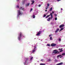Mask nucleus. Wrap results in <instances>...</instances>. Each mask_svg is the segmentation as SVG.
<instances>
[{
	"label": "nucleus",
	"mask_w": 65,
	"mask_h": 65,
	"mask_svg": "<svg viewBox=\"0 0 65 65\" xmlns=\"http://www.w3.org/2000/svg\"><path fill=\"white\" fill-rule=\"evenodd\" d=\"M22 37H24V36L23 35V33H22V32H20L19 34L18 37V40H19V41L21 40V38Z\"/></svg>",
	"instance_id": "f257e3e1"
},
{
	"label": "nucleus",
	"mask_w": 65,
	"mask_h": 65,
	"mask_svg": "<svg viewBox=\"0 0 65 65\" xmlns=\"http://www.w3.org/2000/svg\"><path fill=\"white\" fill-rule=\"evenodd\" d=\"M50 15L51 16V18L49 17L48 18L47 20V21H50V20H51V19H52L53 18V14L52 13H50Z\"/></svg>",
	"instance_id": "f03ea898"
},
{
	"label": "nucleus",
	"mask_w": 65,
	"mask_h": 65,
	"mask_svg": "<svg viewBox=\"0 0 65 65\" xmlns=\"http://www.w3.org/2000/svg\"><path fill=\"white\" fill-rule=\"evenodd\" d=\"M53 52H53L52 53H55V54H59V53H60V52L59 51H57V50H55L53 51Z\"/></svg>",
	"instance_id": "7ed1b4c3"
},
{
	"label": "nucleus",
	"mask_w": 65,
	"mask_h": 65,
	"mask_svg": "<svg viewBox=\"0 0 65 65\" xmlns=\"http://www.w3.org/2000/svg\"><path fill=\"white\" fill-rule=\"evenodd\" d=\"M18 13L19 15H22L23 13V12L21 11L20 10H18Z\"/></svg>",
	"instance_id": "20e7f679"
},
{
	"label": "nucleus",
	"mask_w": 65,
	"mask_h": 65,
	"mask_svg": "<svg viewBox=\"0 0 65 65\" xmlns=\"http://www.w3.org/2000/svg\"><path fill=\"white\" fill-rule=\"evenodd\" d=\"M42 32L41 31H39V32H38L37 34H36V36H39L40 34H41V33Z\"/></svg>",
	"instance_id": "39448f33"
},
{
	"label": "nucleus",
	"mask_w": 65,
	"mask_h": 65,
	"mask_svg": "<svg viewBox=\"0 0 65 65\" xmlns=\"http://www.w3.org/2000/svg\"><path fill=\"white\" fill-rule=\"evenodd\" d=\"M35 48H34V49L33 50L32 52V53H34V52H35V51L36 50V46H34Z\"/></svg>",
	"instance_id": "423d86ee"
},
{
	"label": "nucleus",
	"mask_w": 65,
	"mask_h": 65,
	"mask_svg": "<svg viewBox=\"0 0 65 65\" xmlns=\"http://www.w3.org/2000/svg\"><path fill=\"white\" fill-rule=\"evenodd\" d=\"M56 44L55 43H52L51 44V46H52L54 47V46H56Z\"/></svg>",
	"instance_id": "0eeeda50"
},
{
	"label": "nucleus",
	"mask_w": 65,
	"mask_h": 65,
	"mask_svg": "<svg viewBox=\"0 0 65 65\" xmlns=\"http://www.w3.org/2000/svg\"><path fill=\"white\" fill-rule=\"evenodd\" d=\"M64 27V25L63 24L59 26V28H62V27Z\"/></svg>",
	"instance_id": "6e6552de"
},
{
	"label": "nucleus",
	"mask_w": 65,
	"mask_h": 65,
	"mask_svg": "<svg viewBox=\"0 0 65 65\" xmlns=\"http://www.w3.org/2000/svg\"><path fill=\"white\" fill-rule=\"evenodd\" d=\"M30 4V3H27L25 5V7H28V6H29Z\"/></svg>",
	"instance_id": "1a4fd4ad"
},
{
	"label": "nucleus",
	"mask_w": 65,
	"mask_h": 65,
	"mask_svg": "<svg viewBox=\"0 0 65 65\" xmlns=\"http://www.w3.org/2000/svg\"><path fill=\"white\" fill-rule=\"evenodd\" d=\"M20 9H21V10H23V11H25V10H24V9H25V8H23V7H21Z\"/></svg>",
	"instance_id": "9d476101"
},
{
	"label": "nucleus",
	"mask_w": 65,
	"mask_h": 65,
	"mask_svg": "<svg viewBox=\"0 0 65 65\" xmlns=\"http://www.w3.org/2000/svg\"><path fill=\"white\" fill-rule=\"evenodd\" d=\"M62 49H63V48H61V49L59 48V51L61 50V51H59L60 52H63V50H62Z\"/></svg>",
	"instance_id": "9b49d317"
},
{
	"label": "nucleus",
	"mask_w": 65,
	"mask_h": 65,
	"mask_svg": "<svg viewBox=\"0 0 65 65\" xmlns=\"http://www.w3.org/2000/svg\"><path fill=\"white\" fill-rule=\"evenodd\" d=\"M51 35H49V37H50V40H52V39H53V38L52 37H51Z\"/></svg>",
	"instance_id": "f8f14e48"
},
{
	"label": "nucleus",
	"mask_w": 65,
	"mask_h": 65,
	"mask_svg": "<svg viewBox=\"0 0 65 65\" xmlns=\"http://www.w3.org/2000/svg\"><path fill=\"white\" fill-rule=\"evenodd\" d=\"M63 64V62H61L59 63L57 65H62V64Z\"/></svg>",
	"instance_id": "ddd939ff"
},
{
	"label": "nucleus",
	"mask_w": 65,
	"mask_h": 65,
	"mask_svg": "<svg viewBox=\"0 0 65 65\" xmlns=\"http://www.w3.org/2000/svg\"><path fill=\"white\" fill-rule=\"evenodd\" d=\"M31 2H32V3H31V5H32V4H33L34 3V1H32Z\"/></svg>",
	"instance_id": "4468645a"
},
{
	"label": "nucleus",
	"mask_w": 65,
	"mask_h": 65,
	"mask_svg": "<svg viewBox=\"0 0 65 65\" xmlns=\"http://www.w3.org/2000/svg\"><path fill=\"white\" fill-rule=\"evenodd\" d=\"M59 28H57L56 30V31H55V32H56V33H57V32H58V31H59Z\"/></svg>",
	"instance_id": "2eb2a0df"
},
{
	"label": "nucleus",
	"mask_w": 65,
	"mask_h": 65,
	"mask_svg": "<svg viewBox=\"0 0 65 65\" xmlns=\"http://www.w3.org/2000/svg\"><path fill=\"white\" fill-rule=\"evenodd\" d=\"M63 29H64V28H61L60 31H59V32H60V31H62V30H63Z\"/></svg>",
	"instance_id": "dca6fc26"
},
{
	"label": "nucleus",
	"mask_w": 65,
	"mask_h": 65,
	"mask_svg": "<svg viewBox=\"0 0 65 65\" xmlns=\"http://www.w3.org/2000/svg\"><path fill=\"white\" fill-rule=\"evenodd\" d=\"M62 56V55H58L57 56V57L59 58V57H61Z\"/></svg>",
	"instance_id": "f3484780"
},
{
	"label": "nucleus",
	"mask_w": 65,
	"mask_h": 65,
	"mask_svg": "<svg viewBox=\"0 0 65 65\" xmlns=\"http://www.w3.org/2000/svg\"><path fill=\"white\" fill-rule=\"evenodd\" d=\"M53 10V8L51 7L49 11H52Z\"/></svg>",
	"instance_id": "a211bd4d"
},
{
	"label": "nucleus",
	"mask_w": 65,
	"mask_h": 65,
	"mask_svg": "<svg viewBox=\"0 0 65 65\" xmlns=\"http://www.w3.org/2000/svg\"><path fill=\"white\" fill-rule=\"evenodd\" d=\"M25 60L26 61H28V60H29V58H26Z\"/></svg>",
	"instance_id": "6ab92c4d"
},
{
	"label": "nucleus",
	"mask_w": 65,
	"mask_h": 65,
	"mask_svg": "<svg viewBox=\"0 0 65 65\" xmlns=\"http://www.w3.org/2000/svg\"><path fill=\"white\" fill-rule=\"evenodd\" d=\"M35 16L34 14H33V19H35Z\"/></svg>",
	"instance_id": "aec40b11"
},
{
	"label": "nucleus",
	"mask_w": 65,
	"mask_h": 65,
	"mask_svg": "<svg viewBox=\"0 0 65 65\" xmlns=\"http://www.w3.org/2000/svg\"><path fill=\"white\" fill-rule=\"evenodd\" d=\"M40 65H45V64L41 63L40 64Z\"/></svg>",
	"instance_id": "412c9836"
},
{
	"label": "nucleus",
	"mask_w": 65,
	"mask_h": 65,
	"mask_svg": "<svg viewBox=\"0 0 65 65\" xmlns=\"http://www.w3.org/2000/svg\"><path fill=\"white\" fill-rule=\"evenodd\" d=\"M48 61H49V62H50V61H52V60L51 59H48Z\"/></svg>",
	"instance_id": "4be33fe9"
},
{
	"label": "nucleus",
	"mask_w": 65,
	"mask_h": 65,
	"mask_svg": "<svg viewBox=\"0 0 65 65\" xmlns=\"http://www.w3.org/2000/svg\"><path fill=\"white\" fill-rule=\"evenodd\" d=\"M50 4H47V6L48 7H49V6H50Z\"/></svg>",
	"instance_id": "5701e85b"
},
{
	"label": "nucleus",
	"mask_w": 65,
	"mask_h": 65,
	"mask_svg": "<svg viewBox=\"0 0 65 65\" xmlns=\"http://www.w3.org/2000/svg\"><path fill=\"white\" fill-rule=\"evenodd\" d=\"M27 62L26 60L25 61V62H24V65H25L26 64V63Z\"/></svg>",
	"instance_id": "b1692460"
},
{
	"label": "nucleus",
	"mask_w": 65,
	"mask_h": 65,
	"mask_svg": "<svg viewBox=\"0 0 65 65\" xmlns=\"http://www.w3.org/2000/svg\"><path fill=\"white\" fill-rule=\"evenodd\" d=\"M46 16V15L45 14H44L43 15V18H44V17H45Z\"/></svg>",
	"instance_id": "393cba45"
},
{
	"label": "nucleus",
	"mask_w": 65,
	"mask_h": 65,
	"mask_svg": "<svg viewBox=\"0 0 65 65\" xmlns=\"http://www.w3.org/2000/svg\"><path fill=\"white\" fill-rule=\"evenodd\" d=\"M47 45L48 46H50V45L49 44H47Z\"/></svg>",
	"instance_id": "a878e982"
},
{
	"label": "nucleus",
	"mask_w": 65,
	"mask_h": 65,
	"mask_svg": "<svg viewBox=\"0 0 65 65\" xmlns=\"http://www.w3.org/2000/svg\"><path fill=\"white\" fill-rule=\"evenodd\" d=\"M33 57H32L30 58V61L32 60V59H33Z\"/></svg>",
	"instance_id": "bb28decb"
},
{
	"label": "nucleus",
	"mask_w": 65,
	"mask_h": 65,
	"mask_svg": "<svg viewBox=\"0 0 65 65\" xmlns=\"http://www.w3.org/2000/svg\"><path fill=\"white\" fill-rule=\"evenodd\" d=\"M59 41H61V39L59 38Z\"/></svg>",
	"instance_id": "cd10ccee"
},
{
	"label": "nucleus",
	"mask_w": 65,
	"mask_h": 65,
	"mask_svg": "<svg viewBox=\"0 0 65 65\" xmlns=\"http://www.w3.org/2000/svg\"><path fill=\"white\" fill-rule=\"evenodd\" d=\"M55 20H57V17H56L55 18Z\"/></svg>",
	"instance_id": "c85d7f7f"
},
{
	"label": "nucleus",
	"mask_w": 65,
	"mask_h": 65,
	"mask_svg": "<svg viewBox=\"0 0 65 65\" xmlns=\"http://www.w3.org/2000/svg\"><path fill=\"white\" fill-rule=\"evenodd\" d=\"M17 8H19V6H17Z\"/></svg>",
	"instance_id": "c756f323"
},
{
	"label": "nucleus",
	"mask_w": 65,
	"mask_h": 65,
	"mask_svg": "<svg viewBox=\"0 0 65 65\" xmlns=\"http://www.w3.org/2000/svg\"><path fill=\"white\" fill-rule=\"evenodd\" d=\"M55 17H57V14H55Z\"/></svg>",
	"instance_id": "7c9ffc66"
},
{
	"label": "nucleus",
	"mask_w": 65,
	"mask_h": 65,
	"mask_svg": "<svg viewBox=\"0 0 65 65\" xmlns=\"http://www.w3.org/2000/svg\"><path fill=\"white\" fill-rule=\"evenodd\" d=\"M39 7H40L41 6V5H38Z\"/></svg>",
	"instance_id": "2f4dec72"
},
{
	"label": "nucleus",
	"mask_w": 65,
	"mask_h": 65,
	"mask_svg": "<svg viewBox=\"0 0 65 65\" xmlns=\"http://www.w3.org/2000/svg\"><path fill=\"white\" fill-rule=\"evenodd\" d=\"M32 8H31L30 9V11H31L32 10Z\"/></svg>",
	"instance_id": "473e14b6"
},
{
	"label": "nucleus",
	"mask_w": 65,
	"mask_h": 65,
	"mask_svg": "<svg viewBox=\"0 0 65 65\" xmlns=\"http://www.w3.org/2000/svg\"><path fill=\"white\" fill-rule=\"evenodd\" d=\"M41 61H42V62H43V59H42L41 60Z\"/></svg>",
	"instance_id": "72a5a7b5"
},
{
	"label": "nucleus",
	"mask_w": 65,
	"mask_h": 65,
	"mask_svg": "<svg viewBox=\"0 0 65 65\" xmlns=\"http://www.w3.org/2000/svg\"><path fill=\"white\" fill-rule=\"evenodd\" d=\"M47 18H48V17L47 16L46 17V19H47Z\"/></svg>",
	"instance_id": "f704fd0d"
},
{
	"label": "nucleus",
	"mask_w": 65,
	"mask_h": 65,
	"mask_svg": "<svg viewBox=\"0 0 65 65\" xmlns=\"http://www.w3.org/2000/svg\"><path fill=\"white\" fill-rule=\"evenodd\" d=\"M50 15H47V16H48V17H50Z\"/></svg>",
	"instance_id": "c9c22d12"
},
{
	"label": "nucleus",
	"mask_w": 65,
	"mask_h": 65,
	"mask_svg": "<svg viewBox=\"0 0 65 65\" xmlns=\"http://www.w3.org/2000/svg\"><path fill=\"white\" fill-rule=\"evenodd\" d=\"M61 10H63V9H62V8H61Z\"/></svg>",
	"instance_id": "e433bc0d"
},
{
	"label": "nucleus",
	"mask_w": 65,
	"mask_h": 65,
	"mask_svg": "<svg viewBox=\"0 0 65 65\" xmlns=\"http://www.w3.org/2000/svg\"><path fill=\"white\" fill-rule=\"evenodd\" d=\"M52 13H54V12H53V11H52Z\"/></svg>",
	"instance_id": "4c0bfd02"
},
{
	"label": "nucleus",
	"mask_w": 65,
	"mask_h": 65,
	"mask_svg": "<svg viewBox=\"0 0 65 65\" xmlns=\"http://www.w3.org/2000/svg\"><path fill=\"white\" fill-rule=\"evenodd\" d=\"M17 16L18 17L19 16V15H18Z\"/></svg>",
	"instance_id": "58836bf2"
},
{
	"label": "nucleus",
	"mask_w": 65,
	"mask_h": 65,
	"mask_svg": "<svg viewBox=\"0 0 65 65\" xmlns=\"http://www.w3.org/2000/svg\"><path fill=\"white\" fill-rule=\"evenodd\" d=\"M61 0H58V1H60Z\"/></svg>",
	"instance_id": "ea45409f"
},
{
	"label": "nucleus",
	"mask_w": 65,
	"mask_h": 65,
	"mask_svg": "<svg viewBox=\"0 0 65 65\" xmlns=\"http://www.w3.org/2000/svg\"><path fill=\"white\" fill-rule=\"evenodd\" d=\"M24 3H25V1H24L23 2V4H24Z\"/></svg>",
	"instance_id": "a19ab883"
},
{
	"label": "nucleus",
	"mask_w": 65,
	"mask_h": 65,
	"mask_svg": "<svg viewBox=\"0 0 65 65\" xmlns=\"http://www.w3.org/2000/svg\"><path fill=\"white\" fill-rule=\"evenodd\" d=\"M45 11H47V10H45Z\"/></svg>",
	"instance_id": "79ce46f5"
},
{
	"label": "nucleus",
	"mask_w": 65,
	"mask_h": 65,
	"mask_svg": "<svg viewBox=\"0 0 65 65\" xmlns=\"http://www.w3.org/2000/svg\"><path fill=\"white\" fill-rule=\"evenodd\" d=\"M63 57H60V58H62Z\"/></svg>",
	"instance_id": "37998d69"
},
{
	"label": "nucleus",
	"mask_w": 65,
	"mask_h": 65,
	"mask_svg": "<svg viewBox=\"0 0 65 65\" xmlns=\"http://www.w3.org/2000/svg\"><path fill=\"white\" fill-rule=\"evenodd\" d=\"M46 9H47V8H46Z\"/></svg>",
	"instance_id": "c03bdc74"
},
{
	"label": "nucleus",
	"mask_w": 65,
	"mask_h": 65,
	"mask_svg": "<svg viewBox=\"0 0 65 65\" xmlns=\"http://www.w3.org/2000/svg\"><path fill=\"white\" fill-rule=\"evenodd\" d=\"M47 8H48V7Z\"/></svg>",
	"instance_id": "a18cd8bd"
},
{
	"label": "nucleus",
	"mask_w": 65,
	"mask_h": 65,
	"mask_svg": "<svg viewBox=\"0 0 65 65\" xmlns=\"http://www.w3.org/2000/svg\"><path fill=\"white\" fill-rule=\"evenodd\" d=\"M18 1L19 0H17Z\"/></svg>",
	"instance_id": "49530a36"
}]
</instances>
